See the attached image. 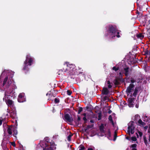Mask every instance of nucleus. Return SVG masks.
<instances>
[{
  "label": "nucleus",
  "mask_w": 150,
  "mask_h": 150,
  "mask_svg": "<svg viewBox=\"0 0 150 150\" xmlns=\"http://www.w3.org/2000/svg\"><path fill=\"white\" fill-rule=\"evenodd\" d=\"M106 28L107 34H105V36L111 37V38L115 37L120 38L121 37L120 35L122 34L120 33L121 31L118 30L115 26H113L111 25H109L106 27Z\"/></svg>",
  "instance_id": "1"
},
{
  "label": "nucleus",
  "mask_w": 150,
  "mask_h": 150,
  "mask_svg": "<svg viewBox=\"0 0 150 150\" xmlns=\"http://www.w3.org/2000/svg\"><path fill=\"white\" fill-rule=\"evenodd\" d=\"M13 88L12 91H8V90L6 91L5 93V96L3 98V100L6 102V104L9 107H13V101L8 99L9 97L8 96L11 97H13L14 98L15 96V92L14 89H15L16 88V87L15 85L13 86Z\"/></svg>",
  "instance_id": "2"
},
{
  "label": "nucleus",
  "mask_w": 150,
  "mask_h": 150,
  "mask_svg": "<svg viewBox=\"0 0 150 150\" xmlns=\"http://www.w3.org/2000/svg\"><path fill=\"white\" fill-rule=\"evenodd\" d=\"M41 146L43 150H54L56 149L55 144L53 142L44 141L41 143Z\"/></svg>",
  "instance_id": "3"
},
{
  "label": "nucleus",
  "mask_w": 150,
  "mask_h": 150,
  "mask_svg": "<svg viewBox=\"0 0 150 150\" xmlns=\"http://www.w3.org/2000/svg\"><path fill=\"white\" fill-rule=\"evenodd\" d=\"M33 62V59L29 55H27L26 59L24 62V67L23 69H25L26 67L28 65H31Z\"/></svg>",
  "instance_id": "4"
},
{
  "label": "nucleus",
  "mask_w": 150,
  "mask_h": 150,
  "mask_svg": "<svg viewBox=\"0 0 150 150\" xmlns=\"http://www.w3.org/2000/svg\"><path fill=\"white\" fill-rule=\"evenodd\" d=\"M64 65L67 66V69L71 73L73 74V71L75 70V66L73 64H69L68 62L65 63Z\"/></svg>",
  "instance_id": "5"
},
{
  "label": "nucleus",
  "mask_w": 150,
  "mask_h": 150,
  "mask_svg": "<svg viewBox=\"0 0 150 150\" xmlns=\"http://www.w3.org/2000/svg\"><path fill=\"white\" fill-rule=\"evenodd\" d=\"M133 91H134V85L131 84L129 85V86L127 88L126 92L128 94V93H129Z\"/></svg>",
  "instance_id": "6"
},
{
  "label": "nucleus",
  "mask_w": 150,
  "mask_h": 150,
  "mask_svg": "<svg viewBox=\"0 0 150 150\" xmlns=\"http://www.w3.org/2000/svg\"><path fill=\"white\" fill-rule=\"evenodd\" d=\"M24 93H21L19 94L18 98V100L19 102H23L24 98Z\"/></svg>",
  "instance_id": "7"
},
{
  "label": "nucleus",
  "mask_w": 150,
  "mask_h": 150,
  "mask_svg": "<svg viewBox=\"0 0 150 150\" xmlns=\"http://www.w3.org/2000/svg\"><path fill=\"white\" fill-rule=\"evenodd\" d=\"M134 100V99L133 98H130L128 99V105L129 107H133Z\"/></svg>",
  "instance_id": "8"
},
{
  "label": "nucleus",
  "mask_w": 150,
  "mask_h": 150,
  "mask_svg": "<svg viewBox=\"0 0 150 150\" xmlns=\"http://www.w3.org/2000/svg\"><path fill=\"white\" fill-rule=\"evenodd\" d=\"M127 132L129 133L133 134L134 133V128L132 126H130L129 125L128 127Z\"/></svg>",
  "instance_id": "9"
},
{
  "label": "nucleus",
  "mask_w": 150,
  "mask_h": 150,
  "mask_svg": "<svg viewBox=\"0 0 150 150\" xmlns=\"http://www.w3.org/2000/svg\"><path fill=\"white\" fill-rule=\"evenodd\" d=\"M65 119L68 122H71L73 120L71 118L69 115L68 114H66L64 116Z\"/></svg>",
  "instance_id": "10"
},
{
  "label": "nucleus",
  "mask_w": 150,
  "mask_h": 150,
  "mask_svg": "<svg viewBox=\"0 0 150 150\" xmlns=\"http://www.w3.org/2000/svg\"><path fill=\"white\" fill-rule=\"evenodd\" d=\"M10 117L13 118H15L16 117V111L15 110L11 111L10 112Z\"/></svg>",
  "instance_id": "11"
},
{
  "label": "nucleus",
  "mask_w": 150,
  "mask_h": 150,
  "mask_svg": "<svg viewBox=\"0 0 150 150\" xmlns=\"http://www.w3.org/2000/svg\"><path fill=\"white\" fill-rule=\"evenodd\" d=\"M145 34L144 33H137L136 34V36L137 38H144V34Z\"/></svg>",
  "instance_id": "12"
},
{
  "label": "nucleus",
  "mask_w": 150,
  "mask_h": 150,
  "mask_svg": "<svg viewBox=\"0 0 150 150\" xmlns=\"http://www.w3.org/2000/svg\"><path fill=\"white\" fill-rule=\"evenodd\" d=\"M13 128V126H9L8 127L7 131L8 133L9 134H11L12 133V130Z\"/></svg>",
  "instance_id": "13"
},
{
  "label": "nucleus",
  "mask_w": 150,
  "mask_h": 150,
  "mask_svg": "<svg viewBox=\"0 0 150 150\" xmlns=\"http://www.w3.org/2000/svg\"><path fill=\"white\" fill-rule=\"evenodd\" d=\"M102 93L104 94H107L108 93V89L106 88H103L102 91Z\"/></svg>",
  "instance_id": "14"
},
{
  "label": "nucleus",
  "mask_w": 150,
  "mask_h": 150,
  "mask_svg": "<svg viewBox=\"0 0 150 150\" xmlns=\"http://www.w3.org/2000/svg\"><path fill=\"white\" fill-rule=\"evenodd\" d=\"M138 124L141 126H144L145 124L144 122H143L141 120H139L138 121Z\"/></svg>",
  "instance_id": "15"
},
{
  "label": "nucleus",
  "mask_w": 150,
  "mask_h": 150,
  "mask_svg": "<svg viewBox=\"0 0 150 150\" xmlns=\"http://www.w3.org/2000/svg\"><path fill=\"white\" fill-rule=\"evenodd\" d=\"M131 147L132 148L131 150H137L136 149L137 146V145L135 144H134L131 146Z\"/></svg>",
  "instance_id": "16"
},
{
  "label": "nucleus",
  "mask_w": 150,
  "mask_h": 150,
  "mask_svg": "<svg viewBox=\"0 0 150 150\" xmlns=\"http://www.w3.org/2000/svg\"><path fill=\"white\" fill-rule=\"evenodd\" d=\"M138 133L139 134V136L140 137H142V133L139 131H138V133H136V134H137V138H138L139 137V135H138Z\"/></svg>",
  "instance_id": "17"
},
{
  "label": "nucleus",
  "mask_w": 150,
  "mask_h": 150,
  "mask_svg": "<svg viewBox=\"0 0 150 150\" xmlns=\"http://www.w3.org/2000/svg\"><path fill=\"white\" fill-rule=\"evenodd\" d=\"M134 92L133 94V95L134 96H136L137 93V91H138V90H137V88H135L134 90Z\"/></svg>",
  "instance_id": "18"
},
{
  "label": "nucleus",
  "mask_w": 150,
  "mask_h": 150,
  "mask_svg": "<svg viewBox=\"0 0 150 150\" xmlns=\"http://www.w3.org/2000/svg\"><path fill=\"white\" fill-rule=\"evenodd\" d=\"M79 150H84L85 149L84 147L82 145H81L79 147Z\"/></svg>",
  "instance_id": "19"
},
{
  "label": "nucleus",
  "mask_w": 150,
  "mask_h": 150,
  "mask_svg": "<svg viewBox=\"0 0 150 150\" xmlns=\"http://www.w3.org/2000/svg\"><path fill=\"white\" fill-rule=\"evenodd\" d=\"M124 69L125 71V74L126 76H127L128 74V68H125Z\"/></svg>",
  "instance_id": "20"
},
{
  "label": "nucleus",
  "mask_w": 150,
  "mask_h": 150,
  "mask_svg": "<svg viewBox=\"0 0 150 150\" xmlns=\"http://www.w3.org/2000/svg\"><path fill=\"white\" fill-rule=\"evenodd\" d=\"M142 13L141 12H140L137 15V17L138 18H141L142 16Z\"/></svg>",
  "instance_id": "21"
},
{
  "label": "nucleus",
  "mask_w": 150,
  "mask_h": 150,
  "mask_svg": "<svg viewBox=\"0 0 150 150\" xmlns=\"http://www.w3.org/2000/svg\"><path fill=\"white\" fill-rule=\"evenodd\" d=\"M146 34L147 35V38H149L150 37V32L149 30H147L146 31Z\"/></svg>",
  "instance_id": "22"
},
{
  "label": "nucleus",
  "mask_w": 150,
  "mask_h": 150,
  "mask_svg": "<svg viewBox=\"0 0 150 150\" xmlns=\"http://www.w3.org/2000/svg\"><path fill=\"white\" fill-rule=\"evenodd\" d=\"M8 78V77H6L4 79V82H3V85H5V84L6 83V82L7 81V80Z\"/></svg>",
  "instance_id": "23"
},
{
  "label": "nucleus",
  "mask_w": 150,
  "mask_h": 150,
  "mask_svg": "<svg viewBox=\"0 0 150 150\" xmlns=\"http://www.w3.org/2000/svg\"><path fill=\"white\" fill-rule=\"evenodd\" d=\"M108 119L112 123H113V120L112 118V117L111 115L109 116Z\"/></svg>",
  "instance_id": "24"
},
{
  "label": "nucleus",
  "mask_w": 150,
  "mask_h": 150,
  "mask_svg": "<svg viewBox=\"0 0 150 150\" xmlns=\"http://www.w3.org/2000/svg\"><path fill=\"white\" fill-rule=\"evenodd\" d=\"M72 93V92L71 91H70L69 90H67V93L69 95H71Z\"/></svg>",
  "instance_id": "25"
},
{
  "label": "nucleus",
  "mask_w": 150,
  "mask_h": 150,
  "mask_svg": "<svg viewBox=\"0 0 150 150\" xmlns=\"http://www.w3.org/2000/svg\"><path fill=\"white\" fill-rule=\"evenodd\" d=\"M14 134H13V136L15 137H16V135L17 134V131L14 130Z\"/></svg>",
  "instance_id": "26"
},
{
  "label": "nucleus",
  "mask_w": 150,
  "mask_h": 150,
  "mask_svg": "<svg viewBox=\"0 0 150 150\" xmlns=\"http://www.w3.org/2000/svg\"><path fill=\"white\" fill-rule=\"evenodd\" d=\"M132 140L134 141H135L137 140L136 137H132L131 138Z\"/></svg>",
  "instance_id": "27"
},
{
  "label": "nucleus",
  "mask_w": 150,
  "mask_h": 150,
  "mask_svg": "<svg viewBox=\"0 0 150 150\" xmlns=\"http://www.w3.org/2000/svg\"><path fill=\"white\" fill-rule=\"evenodd\" d=\"M112 69L115 71H117L119 69V68L118 67H114L112 68Z\"/></svg>",
  "instance_id": "28"
},
{
  "label": "nucleus",
  "mask_w": 150,
  "mask_h": 150,
  "mask_svg": "<svg viewBox=\"0 0 150 150\" xmlns=\"http://www.w3.org/2000/svg\"><path fill=\"white\" fill-rule=\"evenodd\" d=\"M54 102L56 103H58L59 102V100L58 99L56 98L54 99Z\"/></svg>",
  "instance_id": "29"
},
{
  "label": "nucleus",
  "mask_w": 150,
  "mask_h": 150,
  "mask_svg": "<svg viewBox=\"0 0 150 150\" xmlns=\"http://www.w3.org/2000/svg\"><path fill=\"white\" fill-rule=\"evenodd\" d=\"M104 127V125L103 124H101V125L100 126V130H102V129H103V128Z\"/></svg>",
  "instance_id": "30"
},
{
  "label": "nucleus",
  "mask_w": 150,
  "mask_h": 150,
  "mask_svg": "<svg viewBox=\"0 0 150 150\" xmlns=\"http://www.w3.org/2000/svg\"><path fill=\"white\" fill-rule=\"evenodd\" d=\"M71 135H69L67 139L69 141H70L71 140Z\"/></svg>",
  "instance_id": "31"
},
{
  "label": "nucleus",
  "mask_w": 150,
  "mask_h": 150,
  "mask_svg": "<svg viewBox=\"0 0 150 150\" xmlns=\"http://www.w3.org/2000/svg\"><path fill=\"white\" fill-rule=\"evenodd\" d=\"M119 83V82L117 79H116L114 82V83L115 85H117Z\"/></svg>",
  "instance_id": "32"
},
{
  "label": "nucleus",
  "mask_w": 150,
  "mask_h": 150,
  "mask_svg": "<svg viewBox=\"0 0 150 150\" xmlns=\"http://www.w3.org/2000/svg\"><path fill=\"white\" fill-rule=\"evenodd\" d=\"M82 110V108H80L78 110V113L79 114Z\"/></svg>",
  "instance_id": "33"
},
{
  "label": "nucleus",
  "mask_w": 150,
  "mask_h": 150,
  "mask_svg": "<svg viewBox=\"0 0 150 150\" xmlns=\"http://www.w3.org/2000/svg\"><path fill=\"white\" fill-rule=\"evenodd\" d=\"M148 132L150 133V136H149V142H150V124L149 125V129H148Z\"/></svg>",
  "instance_id": "34"
},
{
  "label": "nucleus",
  "mask_w": 150,
  "mask_h": 150,
  "mask_svg": "<svg viewBox=\"0 0 150 150\" xmlns=\"http://www.w3.org/2000/svg\"><path fill=\"white\" fill-rule=\"evenodd\" d=\"M144 143H145V144H146V145H147V141L146 139L145 138H144Z\"/></svg>",
  "instance_id": "35"
},
{
  "label": "nucleus",
  "mask_w": 150,
  "mask_h": 150,
  "mask_svg": "<svg viewBox=\"0 0 150 150\" xmlns=\"http://www.w3.org/2000/svg\"><path fill=\"white\" fill-rule=\"evenodd\" d=\"M131 81L132 83H134L135 81L134 79H131Z\"/></svg>",
  "instance_id": "36"
},
{
  "label": "nucleus",
  "mask_w": 150,
  "mask_h": 150,
  "mask_svg": "<svg viewBox=\"0 0 150 150\" xmlns=\"http://www.w3.org/2000/svg\"><path fill=\"white\" fill-rule=\"evenodd\" d=\"M116 133L115 132V136H114V140L115 141V139H116Z\"/></svg>",
  "instance_id": "37"
},
{
  "label": "nucleus",
  "mask_w": 150,
  "mask_h": 150,
  "mask_svg": "<svg viewBox=\"0 0 150 150\" xmlns=\"http://www.w3.org/2000/svg\"><path fill=\"white\" fill-rule=\"evenodd\" d=\"M83 120L85 121H86V120H87V119H86V117H84L83 118Z\"/></svg>",
  "instance_id": "38"
},
{
  "label": "nucleus",
  "mask_w": 150,
  "mask_h": 150,
  "mask_svg": "<svg viewBox=\"0 0 150 150\" xmlns=\"http://www.w3.org/2000/svg\"><path fill=\"white\" fill-rule=\"evenodd\" d=\"M108 88H110L112 87V86L110 84H109V85L108 86Z\"/></svg>",
  "instance_id": "39"
},
{
  "label": "nucleus",
  "mask_w": 150,
  "mask_h": 150,
  "mask_svg": "<svg viewBox=\"0 0 150 150\" xmlns=\"http://www.w3.org/2000/svg\"><path fill=\"white\" fill-rule=\"evenodd\" d=\"M139 12L138 10L136 12V13L137 15Z\"/></svg>",
  "instance_id": "40"
},
{
  "label": "nucleus",
  "mask_w": 150,
  "mask_h": 150,
  "mask_svg": "<svg viewBox=\"0 0 150 150\" xmlns=\"http://www.w3.org/2000/svg\"><path fill=\"white\" fill-rule=\"evenodd\" d=\"M143 7L142 6H139V9H140L141 8V10H142V8Z\"/></svg>",
  "instance_id": "41"
},
{
  "label": "nucleus",
  "mask_w": 150,
  "mask_h": 150,
  "mask_svg": "<svg viewBox=\"0 0 150 150\" xmlns=\"http://www.w3.org/2000/svg\"><path fill=\"white\" fill-rule=\"evenodd\" d=\"M2 123V121L0 119V125H1Z\"/></svg>",
  "instance_id": "42"
},
{
  "label": "nucleus",
  "mask_w": 150,
  "mask_h": 150,
  "mask_svg": "<svg viewBox=\"0 0 150 150\" xmlns=\"http://www.w3.org/2000/svg\"><path fill=\"white\" fill-rule=\"evenodd\" d=\"M83 115L84 116V117H86V114L85 113H84L83 114Z\"/></svg>",
  "instance_id": "43"
},
{
  "label": "nucleus",
  "mask_w": 150,
  "mask_h": 150,
  "mask_svg": "<svg viewBox=\"0 0 150 150\" xmlns=\"http://www.w3.org/2000/svg\"><path fill=\"white\" fill-rule=\"evenodd\" d=\"M88 150H93V149L92 148H90L88 149Z\"/></svg>",
  "instance_id": "44"
},
{
  "label": "nucleus",
  "mask_w": 150,
  "mask_h": 150,
  "mask_svg": "<svg viewBox=\"0 0 150 150\" xmlns=\"http://www.w3.org/2000/svg\"><path fill=\"white\" fill-rule=\"evenodd\" d=\"M139 106L138 105L136 104V107L137 108H138Z\"/></svg>",
  "instance_id": "45"
},
{
  "label": "nucleus",
  "mask_w": 150,
  "mask_h": 150,
  "mask_svg": "<svg viewBox=\"0 0 150 150\" xmlns=\"http://www.w3.org/2000/svg\"><path fill=\"white\" fill-rule=\"evenodd\" d=\"M107 83H108V84H110V81H107Z\"/></svg>",
  "instance_id": "46"
},
{
  "label": "nucleus",
  "mask_w": 150,
  "mask_h": 150,
  "mask_svg": "<svg viewBox=\"0 0 150 150\" xmlns=\"http://www.w3.org/2000/svg\"><path fill=\"white\" fill-rule=\"evenodd\" d=\"M78 120H80V117H78Z\"/></svg>",
  "instance_id": "47"
},
{
  "label": "nucleus",
  "mask_w": 150,
  "mask_h": 150,
  "mask_svg": "<svg viewBox=\"0 0 150 150\" xmlns=\"http://www.w3.org/2000/svg\"><path fill=\"white\" fill-rule=\"evenodd\" d=\"M91 122H93V120H91L90 121Z\"/></svg>",
  "instance_id": "48"
},
{
  "label": "nucleus",
  "mask_w": 150,
  "mask_h": 150,
  "mask_svg": "<svg viewBox=\"0 0 150 150\" xmlns=\"http://www.w3.org/2000/svg\"><path fill=\"white\" fill-rule=\"evenodd\" d=\"M111 111H109V113H111Z\"/></svg>",
  "instance_id": "49"
},
{
  "label": "nucleus",
  "mask_w": 150,
  "mask_h": 150,
  "mask_svg": "<svg viewBox=\"0 0 150 150\" xmlns=\"http://www.w3.org/2000/svg\"><path fill=\"white\" fill-rule=\"evenodd\" d=\"M147 127H146H146H145V128H146V129H147Z\"/></svg>",
  "instance_id": "50"
}]
</instances>
